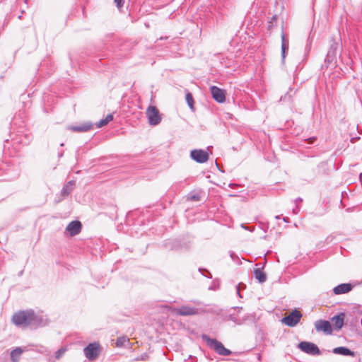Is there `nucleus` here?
<instances>
[{"label": "nucleus", "mask_w": 362, "mask_h": 362, "mask_svg": "<svg viewBox=\"0 0 362 362\" xmlns=\"http://www.w3.org/2000/svg\"><path fill=\"white\" fill-rule=\"evenodd\" d=\"M13 322L17 326L37 327L47 325V320L37 315L33 310L19 311L12 317Z\"/></svg>", "instance_id": "obj_1"}, {"label": "nucleus", "mask_w": 362, "mask_h": 362, "mask_svg": "<svg viewBox=\"0 0 362 362\" xmlns=\"http://www.w3.org/2000/svg\"><path fill=\"white\" fill-rule=\"evenodd\" d=\"M203 339L206 341L209 348L214 349L216 354L223 356H228L231 354V351L225 348L223 344L215 339H211L207 336H204Z\"/></svg>", "instance_id": "obj_2"}, {"label": "nucleus", "mask_w": 362, "mask_h": 362, "mask_svg": "<svg viewBox=\"0 0 362 362\" xmlns=\"http://www.w3.org/2000/svg\"><path fill=\"white\" fill-rule=\"evenodd\" d=\"M298 348L304 353L311 356H318L321 354L318 346L313 342L301 341L298 344Z\"/></svg>", "instance_id": "obj_3"}, {"label": "nucleus", "mask_w": 362, "mask_h": 362, "mask_svg": "<svg viewBox=\"0 0 362 362\" xmlns=\"http://www.w3.org/2000/svg\"><path fill=\"white\" fill-rule=\"evenodd\" d=\"M83 351L86 357L90 361H93L96 359L100 354V345L97 342L90 343L84 348Z\"/></svg>", "instance_id": "obj_4"}, {"label": "nucleus", "mask_w": 362, "mask_h": 362, "mask_svg": "<svg viewBox=\"0 0 362 362\" xmlns=\"http://www.w3.org/2000/svg\"><path fill=\"white\" fill-rule=\"evenodd\" d=\"M146 115L151 125H158L161 121L159 111L155 106H149L148 107L146 110Z\"/></svg>", "instance_id": "obj_5"}, {"label": "nucleus", "mask_w": 362, "mask_h": 362, "mask_svg": "<svg viewBox=\"0 0 362 362\" xmlns=\"http://www.w3.org/2000/svg\"><path fill=\"white\" fill-rule=\"evenodd\" d=\"M301 317V313L294 310L288 316L283 317L282 322L289 327H294L299 322Z\"/></svg>", "instance_id": "obj_6"}, {"label": "nucleus", "mask_w": 362, "mask_h": 362, "mask_svg": "<svg viewBox=\"0 0 362 362\" xmlns=\"http://www.w3.org/2000/svg\"><path fill=\"white\" fill-rule=\"evenodd\" d=\"M191 158L199 163H204L209 160V153L202 149H194L190 152Z\"/></svg>", "instance_id": "obj_7"}, {"label": "nucleus", "mask_w": 362, "mask_h": 362, "mask_svg": "<svg viewBox=\"0 0 362 362\" xmlns=\"http://www.w3.org/2000/svg\"><path fill=\"white\" fill-rule=\"evenodd\" d=\"M315 327L317 332H323L326 334H332V325L327 320H319L315 321Z\"/></svg>", "instance_id": "obj_8"}, {"label": "nucleus", "mask_w": 362, "mask_h": 362, "mask_svg": "<svg viewBox=\"0 0 362 362\" xmlns=\"http://www.w3.org/2000/svg\"><path fill=\"white\" fill-rule=\"evenodd\" d=\"M174 310L177 315L182 316L195 315L199 313L198 308L189 305H183L179 308H175Z\"/></svg>", "instance_id": "obj_9"}, {"label": "nucleus", "mask_w": 362, "mask_h": 362, "mask_svg": "<svg viewBox=\"0 0 362 362\" xmlns=\"http://www.w3.org/2000/svg\"><path fill=\"white\" fill-rule=\"evenodd\" d=\"M211 93L213 98L218 103H222L226 100L225 90L216 86H212L210 87Z\"/></svg>", "instance_id": "obj_10"}, {"label": "nucleus", "mask_w": 362, "mask_h": 362, "mask_svg": "<svg viewBox=\"0 0 362 362\" xmlns=\"http://www.w3.org/2000/svg\"><path fill=\"white\" fill-rule=\"evenodd\" d=\"M82 225L78 221H73L69 223L66 230L72 236L78 234L81 232Z\"/></svg>", "instance_id": "obj_11"}, {"label": "nucleus", "mask_w": 362, "mask_h": 362, "mask_svg": "<svg viewBox=\"0 0 362 362\" xmlns=\"http://www.w3.org/2000/svg\"><path fill=\"white\" fill-rule=\"evenodd\" d=\"M344 317L345 314L344 313H340L338 315L332 317L331 320L334 329L339 330L342 328L344 325Z\"/></svg>", "instance_id": "obj_12"}, {"label": "nucleus", "mask_w": 362, "mask_h": 362, "mask_svg": "<svg viewBox=\"0 0 362 362\" xmlns=\"http://www.w3.org/2000/svg\"><path fill=\"white\" fill-rule=\"evenodd\" d=\"M352 289V286L350 284H341L334 287L333 292L336 295L346 293Z\"/></svg>", "instance_id": "obj_13"}, {"label": "nucleus", "mask_w": 362, "mask_h": 362, "mask_svg": "<svg viewBox=\"0 0 362 362\" xmlns=\"http://www.w3.org/2000/svg\"><path fill=\"white\" fill-rule=\"evenodd\" d=\"M338 49V43L334 40H332L330 44L329 49L327 52V59L329 62H332L334 59L337 55V51Z\"/></svg>", "instance_id": "obj_14"}, {"label": "nucleus", "mask_w": 362, "mask_h": 362, "mask_svg": "<svg viewBox=\"0 0 362 362\" xmlns=\"http://www.w3.org/2000/svg\"><path fill=\"white\" fill-rule=\"evenodd\" d=\"M92 127L93 125L90 122H86L80 125L71 126L68 127V129L73 132H86L89 131L92 128Z\"/></svg>", "instance_id": "obj_15"}, {"label": "nucleus", "mask_w": 362, "mask_h": 362, "mask_svg": "<svg viewBox=\"0 0 362 362\" xmlns=\"http://www.w3.org/2000/svg\"><path fill=\"white\" fill-rule=\"evenodd\" d=\"M25 351V348L16 347L11 352V360L12 362H19L22 354Z\"/></svg>", "instance_id": "obj_16"}, {"label": "nucleus", "mask_w": 362, "mask_h": 362, "mask_svg": "<svg viewBox=\"0 0 362 362\" xmlns=\"http://www.w3.org/2000/svg\"><path fill=\"white\" fill-rule=\"evenodd\" d=\"M281 57H282V59L284 61L286 58V52L288 50L289 41L286 37L284 32L281 33Z\"/></svg>", "instance_id": "obj_17"}, {"label": "nucleus", "mask_w": 362, "mask_h": 362, "mask_svg": "<svg viewBox=\"0 0 362 362\" xmlns=\"http://www.w3.org/2000/svg\"><path fill=\"white\" fill-rule=\"evenodd\" d=\"M332 352L335 354H339L342 356H354V352L350 350L349 349L344 347V346H339L337 348H334L332 350Z\"/></svg>", "instance_id": "obj_18"}, {"label": "nucleus", "mask_w": 362, "mask_h": 362, "mask_svg": "<svg viewBox=\"0 0 362 362\" xmlns=\"http://www.w3.org/2000/svg\"><path fill=\"white\" fill-rule=\"evenodd\" d=\"M74 182L73 181H69L67 184H66L62 191L61 194L63 197L68 196L74 189Z\"/></svg>", "instance_id": "obj_19"}, {"label": "nucleus", "mask_w": 362, "mask_h": 362, "mask_svg": "<svg viewBox=\"0 0 362 362\" xmlns=\"http://www.w3.org/2000/svg\"><path fill=\"white\" fill-rule=\"evenodd\" d=\"M254 276L261 284L264 283L267 281L266 274L260 269H256L254 270Z\"/></svg>", "instance_id": "obj_20"}, {"label": "nucleus", "mask_w": 362, "mask_h": 362, "mask_svg": "<svg viewBox=\"0 0 362 362\" xmlns=\"http://www.w3.org/2000/svg\"><path fill=\"white\" fill-rule=\"evenodd\" d=\"M113 119V115L111 114L107 115L105 119H100L97 124L96 126L98 128H100L103 126L107 125Z\"/></svg>", "instance_id": "obj_21"}, {"label": "nucleus", "mask_w": 362, "mask_h": 362, "mask_svg": "<svg viewBox=\"0 0 362 362\" xmlns=\"http://www.w3.org/2000/svg\"><path fill=\"white\" fill-rule=\"evenodd\" d=\"M187 200L198 202L201 199L200 193L192 192L187 195Z\"/></svg>", "instance_id": "obj_22"}, {"label": "nucleus", "mask_w": 362, "mask_h": 362, "mask_svg": "<svg viewBox=\"0 0 362 362\" xmlns=\"http://www.w3.org/2000/svg\"><path fill=\"white\" fill-rule=\"evenodd\" d=\"M186 101L189 107L192 110L194 108V99L192 95L190 93L186 94Z\"/></svg>", "instance_id": "obj_23"}, {"label": "nucleus", "mask_w": 362, "mask_h": 362, "mask_svg": "<svg viewBox=\"0 0 362 362\" xmlns=\"http://www.w3.org/2000/svg\"><path fill=\"white\" fill-rule=\"evenodd\" d=\"M129 341V339L127 337H119L117 341H116V345L117 346L119 347V346H122L123 345H124V344Z\"/></svg>", "instance_id": "obj_24"}, {"label": "nucleus", "mask_w": 362, "mask_h": 362, "mask_svg": "<svg viewBox=\"0 0 362 362\" xmlns=\"http://www.w3.org/2000/svg\"><path fill=\"white\" fill-rule=\"evenodd\" d=\"M66 349L64 347H62L59 350H57L55 353L56 358H59L63 354L66 352Z\"/></svg>", "instance_id": "obj_25"}, {"label": "nucleus", "mask_w": 362, "mask_h": 362, "mask_svg": "<svg viewBox=\"0 0 362 362\" xmlns=\"http://www.w3.org/2000/svg\"><path fill=\"white\" fill-rule=\"evenodd\" d=\"M122 1V0H115V2L116 3L117 6L118 8H121L123 6V4Z\"/></svg>", "instance_id": "obj_26"}, {"label": "nucleus", "mask_w": 362, "mask_h": 362, "mask_svg": "<svg viewBox=\"0 0 362 362\" xmlns=\"http://www.w3.org/2000/svg\"><path fill=\"white\" fill-rule=\"evenodd\" d=\"M300 211V207L297 205L295 209H293V213L297 214Z\"/></svg>", "instance_id": "obj_27"}, {"label": "nucleus", "mask_w": 362, "mask_h": 362, "mask_svg": "<svg viewBox=\"0 0 362 362\" xmlns=\"http://www.w3.org/2000/svg\"><path fill=\"white\" fill-rule=\"evenodd\" d=\"M146 357H147L146 355L141 356L140 357H137L135 360L136 361L145 360Z\"/></svg>", "instance_id": "obj_28"}, {"label": "nucleus", "mask_w": 362, "mask_h": 362, "mask_svg": "<svg viewBox=\"0 0 362 362\" xmlns=\"http://www.w3.org/2000/svg\"><path fill=\"white\" fill-rule=\"evenodd\" d=\"M240 284H238V286H237L236 288H237V293H238V295L239 296V297L241 298V295H240Z\"/></svg>", "instance_id": "obj_29"}, {"label": "nucleus", "mask_w": 362, "mask_h": 362, "mask_svg": "<svg viewBox=\"0 0 362 362\" xmlns=\"http://www.w3.org/2000/svg\"><path fill=\"white\" fill-rule=\"evenodd\" d=\"M273 27V23L272 21L269 22L268 29L270 30Z\"/></svg>", "instance_id": "obj_30"}, {"label": "nucleus", "mask_w": 362, "mask_h": 362, "mask_svg": "<svg viewBox=\"0 0 362 362\" xmlns=\"http://www.w3.org/2000/svg\"><path fill=\"white\" fill-rule=\"evenodd\" d=\"M276 19H277V17H276V15H274V16H272V19H271V21H272V22H273V21H276Z\"/></svg>", "instance_id": "obj_31"}, {"label": "nucleus", "mask_w": 362, "mask_h": 362, "mask_svg": "<svg viewBox=\"0 0 362 362\" xmlns=\"http://www.w3.org/2000/svg\"><path fill=\"white\" fill-rule=\"evenodd\" d=\"M303 200L301 198L298 197L296 199V202L298 203V202H301Z\"/></svg>", "instance_id": "obj_32"}, {"label": "nucleus", "mask_w": 362, "mask_h": 362, "mask_svg": "<svg viewBox=\"0 0 362 362\" xmlns=\"http://www.w3.org/2000/svg\"><path fill=\"white\" fill-rule=\"evenodd\" d=\"M283 220H284V222H288L289 221V219H288V217H284Z\"/></svg>", "instance_id": "obj_33"}, {"label": "nucleus", "mask_w": 362, "mask_h": 362, "mask_svg": "<svg viewBox=\"0 0 362 362\" xmlns=\"http://www.w3.org/2000/svg\"><path fill=\"white\" fill-rule=\"evenodd\" d=\"M257 359H258V361H261V359H262V356H261V354H257Z\"/></svg>", "instance_id": "obj_34"}, {"label": "nucleus", "mask_w": 362, "mask_h": 362, "mask_svg": "<svg viewBox=\"0 0 362 362\" xmlns=\"http://www.w3.org/2000/svg\"><path fill=\"white\" fill-rule=\"evenodd\" d=\"M230 319H231L233 321H234V322H236V320H235V317H233L232 316H230Z\"/></svg>", "instance_id": "obj_35"}, {"label": "nucleus", "mask_w": 362, "mask_h": 362, "mask_svg": "<svg viewBox=\"0 0 362 362\" xmlns=\"http://www.w3.org/2000/svg\"><path fill=\"white\" fill-rule=\"evenodd\" d=\"M230 257H231V258H232V259H233V258H234V254H233V252H231V253H230Z\"/></svg>", "instance_id": "obj_36"}, {"label": "nucleus", "mask_w": 362, "mask_h": 362, "mask_svg": "<svg viewBox=\"0 0 362 362\" xmlns=\"http://www.w3.org/2000/svg\"><path fill=\"white\" fill-rule=\"evenodd\" d=\"M276 219H279V216H276Z\"/></svg>", "instance_id": "obj_37"}]
</instances>
